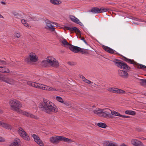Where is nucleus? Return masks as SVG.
<instances>
[{
	"label": "nucleus",
	"mask_w": 146,
	"mask_h": 146,
	"mask_svg": "<svg viewBox=\"0 0 146 146\" xmlns=\"http://www.w3.org/2000/svg\"><path fill=\"white\" fill-rule=\"evenodd\" d=\"M38 107L41 110L50 114L52 112L56 113L58 111L55 105L49 100L43 99L42 101L39 103Z\"/></svg>",
	"instance_id": "nucleus-1"
},
{
	"label": "nucleus",
	"mask_w": 146,
	"mask_h": 146,
	"mask_svg": "<svg viewBox=\"0 0 146 146\" xmlns=\"http://www.w3.org/2000/svg\"><path fill=\"white\" fill-rule=\"evenodd\" d=\"M9 104L12 110L21 114L23 111L20 109L22 107V104L19 101L13 99L9 101Z\"/></svg>",
	"instance_id": "nucleus-2"
},
{
	"label": "nucleus",
	"mask_w": 146,
	"mask_h": 146,
	"mask_svg": "<svg viewBox=\"0 0 146 146\" xmlns=\"http://www.w3.org/2000/svg\"><path fill=\"white\" fill-rule=\"evenodd\" d=\"M50 141L51 143L54 144H58L59 143L60 141L68 143H70L72 141L70 139L66 138L63 136H59L51 137L50 139Z\"/></svg>",
	"instance_id": "nucleus-3"
},
{
	"label": "nucleus",
	"mask_w": 146,
	"mask_h": 146,
	"mask_svg": "<svg viewBox=\"0 0 146 146\" xmlns=\"http://www.w3.org/2000/svg\"><path fill=\"white\" fill-rule=\"evenodd\" d=\"M115 65L120 68H123L128 70H130V68L123 61L117 59H114L113 60Z\"/></svg>",
	"instance_id": "nucleus-4"
},
{
	"label": "nucleus",
	"mask_w": 146,
	"mask_h": 146,
	"mask_svg": "<svg viewBox=\"0 0 146 146\" xmlns=\"http://www.w3.org/2000/svg\"><path fill=\"white\" fill-rule=\"evenodd\" d=\"M92 111L95 114L101 117H106L109 115V112L107 110H105L99 108H97L96 109Z\"/></svg>",
	"instance_id": "nucleus-5"
},
{
	"label": "nucleus",
	"mask_w": 146,
	"mask_h": 146,
	"mask_svg": "<svg viewBox=\"0 0 146 146\" xmlns=\"http://www.w3.org/2000/svg\"><path fill=\"white\" fill-rule=\"evenodd\" d=\"M27 84L28 85L36 88L47 90L48 86L46 85L39 84L37 83L31 81L28 82H27Z\"/></svg>",
	"instance_id": "nucleus-6"
},
{
	"label": "nucleus",
	"mask_w": 146,
	"mask_h": 146,
	"mask_svg": "<svg viewBox=\"0 0 146 146\" xmlns=\"http://www.w3.org/2000/svg\"><path fill=\"white\" fill-rule=\"evenodd\" d=\"M39 20V18L36 17H34L33 16L32 17H29L28 16H26L24 17V18L22 19H21V23L24 25V26L26 27L29 26L28 23H27V21L29 22L32 21H37Z\"/></svg>",
	"instance_id": "nucleus-7"
},
{
	"label": "nucleus",
	"mask_w": 146,
	"mask_h": 146,
	"mask_svg": "<svg viewBox=\"0 0 146 146\" xmlns=\"http://www.w3.org/2000/svg\"><path fill=\"white\" fill-rule=\"evenodd\" d=\"M123 58L124 61L128 63L133 64L136 67L142 69L143 70L145 68H146V66L137 63L135 62L133 60L128 59L125 57H124Z\"/></svg>",
	"instance_id": "nucleus-8"
},
{
	"label": "nucleus",
	"mask_w": 146,
	"mask_h": 146,
	"mask_svg": "<svg viewBox=\"0 0 146 146\" xmlns=\"http://www.w3.org/2000/svg\"><path fill=\"white\" fill-rule=\"evenodd\" d=\"M46 59L48 63L52 66L57 68L59 65V63L56 59L52 56H49Z\"/></svg>",
	"instance_id": "nucleus-9"
},
{
	"label": "nucleus",
	"mask_w": 146,
	"mask_h": 146,
	"mask_svg": "<svg viewBox=\"0 0 146 146\" xmlns=\"http://www.w3.org/2000/svg\"><path fill=\"white\" fill-rule=\"evenodd\" d=\"M18 132L20 135L24 140L27 141L30 140L29 137L23 128L21 127L19 128Z\"/></svg>",
	"instance_id": "nucleus-10"
},
{
	"label": "nucleus",
	"mask_w": 146,
	"mask_h": 146,
	"mask_svg": "<svg viewBox=\"0 0 146 146\" xmlns=\"http://www.w3.org/2000/svg\"><path fill=\"white\" fill-rule=\"evenodd\" d=\"M46 26L45 28L46 29L51 31H54L55 28L54 27L55 26H57V23L54 22H51L50 21L47 20L46 21Z\"/></svg>",
	"instance_id": "nucleus-11"
},
{
	"label": "nucleus",
	"mask_w": 146,
	"mask_h": 146,
	"mask_svg": "<svg viewBox=\"0 0 146 146\" xmlns=\"http://www.w3.org/2000/svg\"><path fill=\"white\" fill-rule=\"evenodd\" d=\"M38 60L37 57L35 54L33 52L31 53L29 55V59L26 58L25 59L26 62L29 63L31 62H35Z\"/></svg>",
	"instance_id": "nucleus-12"
},
{
	"label": "nucleus",
	"mask_w": 146,
	"mask_h": 146,
	"mask_svg": "<svg viewBox=\"0 0 146 146\" xmlns=\"http://www.w3.org/2000/svg\"><path fill=\"white\" fill-rule=\"evenodd\" d=\"M74 53H78L82 51V48L77 46H74L71 44L69 48Z\"/></svg>",
	"instance_id": "nucleus-13"
},
{
	"label": "nucleus",
	"mask_w": 146,
	"mask_h": 146,
	"mask_svg": "<svg viewBox=\"0 0 146 146\" xmlns=\"http://www.w3.org/2000/svg\"><path fill=\"white\" fill-rule=\"evenodd\" d=\"M118 73L119 75L123 78H127L128 76V73L123 70H118Z\"/></svg>",
	"instance_id": "nucleus-14"
},
{
	"label": "nucleus",
	"mask_w": 146,
	"mask_h": 146,
	"mask_svg": "<svg viewBox=\"0 0 146 146\" xmlns=\"http://www.w3.org/2000/svg\"><path fill=\"white\" fill-rule=\"evenodd\" d=\"M32 137L34 138L35 141L37 144L41 146H44V144L42 141L39 138L37 135L35 134H33Z\"/></svg>",
	"instance_id": "nucleus-15"
},
{
	"label": "nucleus",
	"mask_w": 146,
	"mask_h": 146,
	"mask_svg": "<svg viewBox=\"0 0 146 146\" xmlns=\"http://www.w3.org/2000/svg\"><path fill=\"white\" fill-rule=\"evenodd\" d=\"M131 143L135 146H143V144L139 141L135 139L131 141Z\"/></svg>",
	"instance_id": "nucleus-16"
},
{
	"label": "nucleus",
	"mask_w": 146,
	"mask_h": 146,
	"mask_svg": "<svg viewBox=\"0 0 146 146\" xmlns=\"http://www.w3.org/2000/svg\"><path fill=\"white\" fill-rule=\"evenodd\" d=\"M21 114L23 115H25L27 117L35 119H38V117L37 116L25 111H23Z\"/></svg>",
	"instance_id": "nucleus-17"
},
{
	"label": "nucleus",
	"mask_w": 146,
	"mask_h": 146,
	"mask_svg": "<svg viewBox=\"0 0 146 146\" xmlns=\"http://www.w3.org/2000/svg\"><path fill=\"white\" fill-rule=\"evenodd\" d=\"M9 146H21V141L18 138L15 139Z\"/></svg>",
	"instance_id": "nucleus-18"
},
{
	"label": "nucleus",
	"mask_w": 146,
	"mask_h": 146,
	"mask_svg": "<svg viewBox=\"0 0 146 146\" xmlns=\"http://www.w3.org/2000/svg\"><path fill=\"white\" fill-rule=\"evenodd\" d=\"M3 80L4 82L11 84H13L15 83V81L14 80L8 78H4L3 79Z\"/></svg>",
	"instance_id": "nucleus-19"
},
{
	"label": "nucleus",
	"mask_w": 146,
	"mask_h": 146,
	"mask_svg": "<svg viewBox=\"0 0 146 146\" xmlns=\"http://www.w3.org/2000/svg\"><path fill=\"white\" fill-rule=\"evenodd\" d=\"M102 48L106 51L109 53L113 54L114 52L115 51L114 50L107 46L104 45L102 46Z\"/></svg>",
	"instance_id": "nucleus-20"
},
{
	"label": "nucleus",
	"mask_w": 146,
	"mask_h": 146,
	"mask_svg": "<svg viewBox=\"0 0 146 146\" xmlns=\"http://www.w3.org/2000/svg\"><path fill=\"white\" fill-rule=\"evenodd\" d=\"M0 125L7 129H11L12 126L10 125L1 121L0 123Z\"/></svg>",
	"instance_id": "nucleus-21"
},
{
	"label": "nucleus",
	"mask_w": 146,
	"mask_h": 146,
	"mask_svg": "<svg viewBox=\"0 0 146 146\" xmlns=\"http://www.w3.org/2000/svg\"><path fill=\"white\" fill-rule=\"evenodd\" d=\"M69 17L70 20L72 21L77 24H79L80 23V20L78 19L76 17L72 15L69 16Z\"/></svg>",
	"instance_id": "nucleus-22"
},
{
	"label": "nucleus",
	"mask_w": 146,
	"mask_h": 146,
	"mask_svg": "<svg viewBox=\"0 0 146 146\" xmlns=\"http://www.w3.org/2000/svg\"><path fill=\"white\" fill-rule=\"evenodd\" d=\"M61 43L64 45L65 47L69 48L71 44H69L65 39H63L61 40Z\"/></svg>",
	"instance_id": "nucleus-23"
},
{
	"label": "nucleus",
	"mask_w": 146,
	"mask_h": 146,
	"mask_svg": "<svg viewBox=\"0 0 146 146\" xmlns=\"http://www.w3.org/2000/svg\"><path fill=\"white\" fill-rule=\"evenodd\" d=\"M0 72L8 73L9 72V70L5 66H0Z\"/></svg>",
	"instance_id": "nucleus-24"
},
{
	"label": "nucleus",
	"mask_w": 146,
	"mask_h": 146,
	"mask_svg": "<svg viewBox=\"0 0 146 146\" xmlns=\"http://www.w3.org/2000/svg\"><path fill=\"white\" fill-rule=\"evenodd\" d=\"M107 111H109H109H111V114L113 115L120 117V116L121 115V114L119 113L118 112H116V111L114 110L111 111L109 109H107Z\"/></svg>",
	"instance_id": "nucleus-25"
},
{
	"label": "nucleus",
	"mask_w": 146,
	"mask_h": 146,
	"mask_svg": "<svg viewBox=\"0 0 146 146\" xmlns=\"http://www.w3.org/2000/svg\"><path fill=\"white\" fill-rule=\"evenodd\" d=\"M91 11L95 13H100V9L98 8L94 7L91 10Z\"/></svg>",
	"instance_id": "nucleus-26"
},
{
	"label": "nucleus",
	"mask_w": 146,
	"mask_h": 146,
	"mask_svg": "<svg viewBox=\"0 0 146 146\" xmlns=\"http://www.w3.org/2000/svg\"><path fill=\"white\" fill-rule=\"evenodd\" d=\"M117 90V88H109L107 90L110 92L116 93Z\"/></svg>",
	"instance_id": "nucleus-27"
},
{
	"label": "nucleus",
	"mask_w": 146,
	"mask_h": 146,
	"mask_svg": "<svg viewBox=\"0 0 146 146\" xmlns=\"http://www.w3.org/2000/svg\"><path fill=\"white\" fill-rule=\"evenodd\" d=\"M125 113L126 114L131 115H134L135 114L134 111L131 110H126L125 111Z\"/></svg>",
	"instance_id": "nucleus-28"
},
{
	"label": "nucleus",
	"mask_w": 146,
	"mask_h": 146,
	"mask_svg": "<svg viewBox=\"0 0 146 146\" xmlns=\"http://www.w3.org/2000/svg\"><path fill=\"white\" fill-rule=\"evenodd\" d=\"M50 2L52 4L54 5H58L61 3L60 1L57 0H50Z\"/></svg>",
	"instance_id": "nucleus-29"
},
{
	"label": "nucleus",
	"mask_w": 146,
	"mask_h": 146,
	"mask_svg": "<svg viewBox=\"0 0 146 146\" xmlns=\"http://www.w3.org/2000/svg\"><path fill=\"white\" fill-rule=\"evenodd\" d=\"M97 125L100 127L103 128H105L106 127V125L103 123H98Z\"/></svg>",
	"instance_id": "nucleus-30"
},
{
	"label": "nucleus",
	"mask_w": 146,
	"mask_h": 146,
	"mask_svg": "<svg viewBox=\"0 0 146 146\" xmlns=\"http://www.w3.org/2000/svg\"><path fill=\"white\" fill-rule=\"evenodd\" d=\"M140 84L143 86H146V80L141 79L140 80Z\"/></svg>",
	"instance_id": "nucleus-31"
},
{
	"label": "nucleus",
	"mask_w": 146,
	"mask_h": 146,
	"mask_svg": "<svg viewBox=\"0 0 146 146\" xmlns=\"http://www.w3.org/2000/svg\"><path fill=\"white\" fill-rule=\"evenodd\" d=\"M13 15L14 17L18 19H20L21 18V15L17 12H14Z\"/></svg>",
	"instance_id": "nucleus-32"
},
{
	"label": "nucleus",
	"mask_w": 146,
	"mask_h": 146,
	"mask_svg": "<svg viewBox=\"0 0 146 146\" xmlns=\"http://www.w3.org/2000/svg\"><path fill=\"white\" fill-rule=\"evenodd\" d=\"M48 63L47 60H44L41 62V65L42 66H46L48 65Z\"/></svg>",
	"instance_id": "nucleus-33"
},
{
	"label": "nucleus",
	"mask_w": 146,
	"mask_h": 146,
	"mask_svg": "<svg viewBox=\"0 0 146 146\" xmlns=\"http://www.w3.org/2000/svg\"><path fill=\"white\" fill-rule=\"evenodd\" d=\"M116 93L119 94H124L125 93V92L122 90L117 88Z\"/></svg>",
	"instance_id": "nucleus-34"
},
{
	"label": "nucleus",
	"mask_w": 146,
	"mask_h": 146,
	"mask_svg": "<svg viewBox=\"0 0 146 146\" xmlns=\"http://www.w3.org/2000/svg\"><path fill=\"white\" fill-rule=\"evenodd\" d=\"M100 13L102 12H104L108 11L109 10V9L108 8H104L100 9Z\"/></svg>",
	"instance_id": "nucleus-35"
},
{
	"label": "nucleus",
	"mask_w": 146,
	"mask_h": 146,
	"mask_svg": "<svg viewBox=\"0 0 146 146\" xmlns=\"http://www.w3.org/2000/svg\"><path fill=\"white\" fill-rule=\"evenodd\" d=\"M74 31L76 33H80V31L76 27H72V31Z\"/></svg>",
	"instance_id": "nucleus-36"
},
{
	"label": "nucleus",
	"mask_w": 146,
	"mask_h": 146,
	"mask_svg": "<svg viewBox=\"0 0 146 146\" xmlns=\"http://www.w3.org/2000/svg\"><path fill=\"white\" fill-rule=\"evenodd\" d=\"M56 100L59 102L61 103L63 102V101L62 98L59 96H56Z\"/></svg>",
	"instance_id": "nucleus-37"
},
{
	"label": "nucleus",
	"mask_w": 146,
	"mask_h": 146,
	"mask_svg": "<svg viewBox=\"0 0 146 146\" xmlns=\"http://www.w3.org/2000/svg\"><path fill=\"white\" fill-rule=\"evenodd\" d=\"M6 63L5 61L0 60V65L3 66H4L6 65Z\"/></svg>",
	"instance_id": "nucleus-38"
},
{
	"label": "nucleus",
	"mask_w": 146,
	"mask_h": 146,
	"mask_svg": "<svg viewBox=\"0 0 146 146\" xmlns=\"http://www.w3.org/2000/svg\"><path fill=\"white\" fill-rule=\"evenodd\" d=\"M47 90L50 91H54L56 90V89L52 87L48 86Z\"/></svg>",
	"instance_id": "nucleus-39"
},
{
	"label": "nucleus",
	"mask_w": 146,
	"mask_h": 146,
	"mask_svg": "<svg viewBox=\"0 0 146 146\" xmlns=\"http://www.w3.org/2000/svg\"><path fill=\"white\" fill-rule=\"evenodd\" d=\"M14 36L15 37L19 38L21 36L20 34L19 33H16L15 34Z\"/></svg>",
	"instance_id": "nucleus-40"
},
{
	"label": "nucleus",
	"mask_w": 146,
	"mask_h": 146,
	"mask_svg": "<svg viewBox=\"0 0 146 146\" xmlns=\"http://www.w3.org/2000/svg\"><path fill=\"white\" fill-rule=\"evenodd\" d=\"M85 82L88 84H90V83H93V82H91L89 80H87V79H86V80H85V81H84V82Z\"/></svg>",
	"instance_id": "nucleus-41"
},
{
	"label": "nucleus",
	"mask_w": 146,
	"mask_h": 146,
	"mask_svg": "<svg viewBox=\"0 0 146 146\" xmlns=\"http://www.w3.org/2000/svg\"><path fill=\"white\" fill-rule=\"evenodd\" d=\"M80 52H82V53L84 54H85L88 53L87 51L85 50H82V51H80Z\"/></svg>",
	"instance_id": "nucleus-42"
},
{
	"label": "nucleus",
	"mask_w": 146,
	"mask_h": 146,
	"mask_svg": "<svg viewBox=\"0 0 146 146\" xmlns=\"http://www.w3.org/2000/svg\"><path fill=\"white\" fill-rule=\"evenodd\" d=\"M107 146H118V145L115 143H110Z\"/></svg>",
	"instance_id": "nucleus-43"
},
{
	"label": "nucleus",
	"mask_w": 146,
	"mask_h": 146,
	"mask_svg": "<svg viewBox=\"0 0 146 146\" xmlns=\"http://www.w3.org/2000/svg\"><path fill=\"white\" fill-rule=\"evenodd\" d=\"M65 28L66 30L72 31V28L70 27H65Z\"/></svg>",
	"instance_id": "nucleus-44"
},
{
	"label": "nucleus",
	"mask_w": 146,
	"mask_h": 146,
	"mask_svg": "<svg viewBox=\"0 0 146 146\" xmlns=\"http://www.w3.org/2000/svg\"><path fill=\"white\" fill-rule=\"evenodd\" d=\"M80 77L82 80L84 82V81H85V80H86V79L82 75H81L80 76Z\"/></svg>",
	"instance_id": "nucleus-45"
},
{
	"label": "nucleus",
	"mask_w": 146,
	"mask_h": 146,
	"mask_svg": "<svg viewBox=\"0 0 146 146\" xmlns=\"http://www.w3.org/2000/svg\"><path fill=\"white\" fill-rule=\"evenodd\" d=\"M120 117H123V118H128V117H129L127 116L121 115L120 116Z\"/></svg>",
	"instance_id": "nucleus-46"
},
{
	"label": "nucleus",
	"mask_w": 146,
	"mask_h": 146,
	"mask_svg": "<svg viewBox=\"0 0 146 146\" xmlns=\"http://www.w3.org/2000/svg\"><path fill=\"white\" fill-rule=\"evenodd\" d=\"M4 140V139L3 138L0 137V142L3 141Z\"/></svg>",
	"instance_id": "nucleus-47"
},
{
	"label": "nucleus",
	"mask_w": 146,
	"mask_h": 146,
	"mask_svg": "<svg viewBox=\"0 0 146 146\" xmlns=\"http://www.w3.org/2000/svg\"><path fill=\"white\" fill-rule=\"evenodd\" d=\"M79 38L81 39V40L83 41V38H84L83 37H82L81 36H79Z\"/></svg>",
	"instance_id": "nucleus-48"
},
{
	"label": "nucleus",
	"mask_w": 146,
	"mask_h": 146,
	"mask_svg": "<svg viewBox=\"0 0 146 146\" xmlns=\"http://www.w3.org/2000/svg\"><path fill=\"white\" fill-rule=\"evenodd\" d=\"M120 146H127V145H125V144L123 143L122 144H121Z\"/></svg>",
	"instance_id": "nucleus-49"
},
{
	"label": "nucleus",
	"mask_w": 146,
	"mask_h": 146,
	"mask_svg": "<svg viewBox=\"0 0 146 146\" xmlns=\"http://www.w3.org/2000/svg\"><path fill=\"white\" fill-rule=\"evenodd\" d=\"M68 64L70 65H72V64L71 62H68Z\"/></svg>",
	"instance_id": "nucleus-50"
},
{
	"label": "nucleus",
	"mask_w": 146,
	"mask_h": 146,
	"mask_svg": "<svg viewBox=\"0 0 146 146\" xmlns=\"http://www.w3.org/2000/svg\"><path fill=\"white\" fill-rule=\"evenodd\" d=\"M83 41L86 44H87V42H86L85 40L84 39V38H83Z\"/></svg>",
	"instance_id": "nucleus-51"
},
{
	"label": "nucleus",
	"mask_w": 146,
	"mask_h": 146,
	"mask_svg": "<svg viewBox=\"0 0 146 146\" xmlns=\"http://www.w3.org/2000/svg\"><path fill=\"white\" fill-rule=\"evenodd\" d=\"M3 110H1V109H0V113H3Z\"/></svg>",
	"instance_id": "nucleus-52"
},
{
	"label": "nucleus",
	"mask_w": 146,
	"mask_h": 146,
	"mask_svg": "<svg viewBox=\"0 0 146 146\" xmlns=\"http://www.w3.org/2000/svg\"><path fill=\"white\" fill-rule=\"evenodd\" d=\"M3 18V17L0 14V18Z\"/></svg>",
	"instance_id": "nucleus-53"
},
{
	"label": "nucleus",
	"mask_w": 146,
	"mask_h": 146,
	"mask_svg": "<svg viewBox=\"0 0 146 146\" xmlns=\"http://www.w3.org/2000/svg\"><path fill=\"white\" fill-rule=\"evenodd\" d=\"M79 24L80 25H82V23H81L80 22V23H79V24Z\"/></svg>",
	"instance_id": "nucleus-54"
},
{
	"label": "nucleus",
	"mask_w": 146,
	"mask_h": 146,
	"mask_svg": "<svg viewBox=\"0 0 146 146\" xmlns=\"http://www.w3.org/2000/svg\"><path fill=\"white\" fill-rule=\"evenodd\" d=\"M145 76H146V74L145 75Z\"/></svg>",
	"instance_id": "nucleus-55"
},
{
	"label": "nucleus",
	"mask_w": 146,
	"mask_h": 146,
	"mask_svg": "<svg viewBox=\"0 0 146 146\" xmlns=\"http://www.w3.org/2000/svg\"><path fill=\"white\" fill-rule=\"evenodd\" d=\"M1 123V121H0V123Z\"/></svg>",
	"instance_id": "nucleus-56"
}]
</instances>
